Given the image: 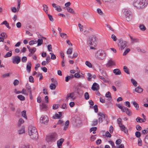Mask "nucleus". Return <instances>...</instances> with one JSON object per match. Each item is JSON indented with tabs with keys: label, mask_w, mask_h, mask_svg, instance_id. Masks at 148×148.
Masks as SVG:
<instances>
[{
	"label": "nucleus",
	"mask_w": 148,
	"mask_h": 148,
	"mask_svg": "<svg viewBox=\"0 0 148 148\" xmlns=\"http://www.w3.org/2000/svg\"><path fill=\"white\" fill-rule=\"evenodd\" d=\"M69 124V120L66 121L65 123V126L64 127L63 130H66L68 127Z\"/></svg>",
	"instance_id": "20"
},
{
	"label": "nucleus",
	"mask_w": 148,
	"mask_h": 148,
	"mask_svg": "<svg viewBox=\"0 0 148 148\" xmlns=\"http://www.w3.org/2000/svg\"><path fill=\"white\" fill-rule=\"evenodd\" d=\"M111 38L112 39H113V40L115 41H116L117 39L116 36L114 34H112V35Z\"/></svg>",
	"instance_id": "61"
},
{
	"label": "nucleus",
	"mask_w": 148,
	"mask_h": 148,
	"mask_svg": "<svg viewBox=\"0 0 148 148\" xmlns=\"http://www.w3.org/2000/svg\"><path fill=\"white\" fill-rule=\"evenodd\" d=\"M130 49L129 48L127 49L124 52L123 55V56H125L130 51Z\"/></svg>",
	"instance_id": "55"
},
{
	"label": "nucleus",
	"mask_w": 148,
	"mask_h": 148,
	"mask_svg": "<svg viewBox=\"0 0 148 148\" xmlns=\"http://www.w3.org/2000/svg\"><path fill=\"white\" fill-rule=\"evenodd\" d=\"M56 84L51 83L49 86L50 89L51 90H54L55 89L56 86Z\"/></svg>",
	"instance_id": "29"
},
{
	"label": "nucleus",
	"mask_w": 148,
	"mask_h": 148,
	"mask_svg": "<svg viewBox=\"0 0 148 148\" xmlns=\"http://www.w3.org/2000/svg\"><path fill=\"white\" fill-rule=\"evenodd\" d=\"M43 10L45 11V13L47 14L48 13V7L45 4H44L43 5Z\"/></svg>",
	"instance_id": "35"
},
{
	"label": "nucleus",
	"mask_w": 148,
	"mask_h": 148,
	"mask_svg": "<svg viewBox=\"0 0 148 148\" xmlns=\"http://www.w3.org/2000/svg\"><path fill=\"white\" fill-rule=\"evenodd\" d=\"M97 130V128L96 127H93L91 128L90 130V132H91L92 131H95Z\"/></svg>",
	"instance_id": "58"
},
{
	"label": "nucleus",
	"mask_w": 148,
	"mask_h": 148,
	"mask_svg": "<svg viewBox=\"0 0 148 148\" xmlns=\"http://www.w3.org/2000/svg\"><path fill=\"white\" fill-rule=\"evenodd\" d=\"M139 27L140 29L142 31H144L146 29V27H145L144 25L143 24L140 25Z\"/></svg>",
	"instance_id": "33"
},
{
	"label": "nucleus",
	"mask_w": 148,
	"mask_h": 148,
	"mask_svg": "<svg viewBox=\"0 0 148 148\" xmlns=\"http://www.w3.org/2000/svg\"><path fill=\"white\" fill-rule=\"evenodd\" d=\"M137 49L139 52H140L143 53H145V50L143 49H141L138 47L137 48Z\"/></svg>",
	"instance_id": "62"
},
{
	"label": "nucleus",
	"mask_w": 148,
	"mask_h": 148,
	"mask_svg": "<svg viewBox=\"0 0 148 148\" xmlns=\"http://www.w3.org/2000/svg\"><path fill=\"white\" fill-rule=\"evenodd\" d=\"M118 45L121 50L124 49L126 46L127 42V41L123 40L122 38L119 39Z\"/></svg>",
	"instance_id": "6"
},
{
	"label": "nucleus",
	"mask_w": 148,
	"mask_h": 148,
	"mask_svg": "<svg viewBox=\"0 0 148 148\" xmlns=\"http://www.w3.org/2000/svg\"><path fill=\"white\" fill-rule=\"evenodd\" d=\"M37 43V40H33L31 41H30L29 42V44L30 45H33L36 43Z\"/></svg>",
	"instance_id": "39"
},
{
	"label": "nucleus",
	"mask_w": 148,
	"mask_h": 148,
	"mask_svg": "<svg viewBox=\"0 0 148 148\" xmlns=\"http://www.w3.org/2000/svg\"><path fill=\"white\" fill-rule=\"evenodd\" d=\"M98 120L97 119H95L93 120V121L92 122V123L91 124L92 126H96L97 125L98 123Z\"/></svg>",
	"instance_id": "34"
},
{
	"label": "nucleus",
	"mask_w": 148,
	"mask_h": 148,
	"mask_svg": "<svg viewBox=\"0 0 148 148\" xmlns=\"http://www.w3.org/2000/svg\"><path fill=\"white\" fill-rule=\"evenodd\" d=\"M25 87L27 91L29 92H32L31 87L29 84L27 83L26 84Z\"/></svg>",
	"instance_id": "25"
},
{
	"label": "nucleus",
	"mask_w": 148,
	"mask_h": 148,
	"mask_svg": "<svg viewBox=\"0 0 148 148\" xmlns=\"http://www.w3.org/2000/svg\"><path fill=\"white\" fill-rule=\"evenodd\" d=\"M97 13L100 15H103V13L100 8H97Z\"/></svg>",
	"instance_id": "52"
},
{
	"label": "nucleus",
	"mask_w": 148,
	"mask_h": 148,
	"mask_svg": "<svg viewBox=\"0 0 148 148\" xmlns=\"http://www.w3.org/2000/svg\"><path fill=\"white\" fill-rule=\"evenodd\" d=\"M24 122V120L22 118L20 119L18 121V126L19 127L21 126V125Z\"/></svg>",
	"instance_id": "27"
},
{
	"label": "nucleus",
	"mask_w": 148,
	"mask_h": 148,
	"mask_svg": "<svg viewBox=\"0 0 148 148\" xmlns=\"http://www.w3.org/2000/svg\"><path fill=\"white\" fill-rule=\"evenodd\" d=\"M136 120L137 122L142 123L145 122L146 120V119L145 118L143 119L140 117H138L136 119Z\"/></svg>",
	"instance_id": "18"
},
{
	"label": "nucleus",
	"mask_w": 148,
	"mask_h": 148,
	"mask_svg": "<svg viewBox=\"0 0 148 148\" xmlns=\"http://www.w3.org/2000/svg\"><path fill=\"white\" fill-rule=\"evenodd\" d=\"M90 108H93L95 112L97 113L98 112V106L97 105H95L93 107L90 106Z\"/></svg>",
	"instance_id": "36"
},
{
	"label": "nucleus",
	"mask_w": 148,
	"mask_h": 148,
	"mask_svg": "<svg viewBox=\"0 0 148 148\" xmlns=\"http://www.w3.org/2000/svg\"><path fill=\"white\" fill-rule=\"evenodd\" d=\"M85 64L89 68L92 67V65L90 62L87 61L85 62Z\"/></svg>",
	"instance_id": "42"
},
{
	"label": "nucleus",
	"mask_w": 148,
	"mask_h": 148,
	"mask_svg": "<svg viewBox=\"0 0 148 148\" xmlns=\"http://www.w3.org/2000/svg\"><path fill=\"white\" fill-rule=\"evenodd\" d=\"M21 60L22 62H25L27 60V58L25 56H23L22 57Z\"/></svg>",
	"instance_id": "59"
},
{
	"label": "nucleus",
	"mask_w": 148,
	"mask_h": 148,
	"mask_svg": "<svg viewBox=\"0 0 148 148\" xmlns=\"http://www.w3.org/2000/svg\"><path fill=\"white\" fill-rule=\"evenodd\" d=\"M36 49L35 47H33L32 49H29V51L31 53L33 54L36 51Z\"/></svg>",
	"instance_id": "44"
},
{
	"label": "nucleus",
	"mask_w": 148,
	"mask_h": 148,
	"mask_svg": "<svg viewBox=\"0 0 148 148\" xmlns=\"http://www.w3.org/2000/svg\"><path fill=\"white\" fill-rule=\"evenodd\" d=\"M75 92H73L67 95L66 97V100L67 101H68L70 97L73 99L72 100H74L75 99V97H74L75 95Z\"/></svg>",
	"instance_id": "11"
},
{
	"label": "nucleus",
	"mask_w": 148,
	"mask_h": 148,
	"mask_svg": "<svg viewBox=\"0 0 148 148\" xmlns=\"http://www.w3.org/2000/svg\"><path fill=\"white\" fill-rule=\"evenodd\" d=\"M12 53L11 51H10L6 54L4 56V57L5 58H7L8 57H10L12 56Z\"/></svg>",
	"instance_id": "31"
},
{
	"label": "nucleus",
	"mask_w": 148,
	"mask_h": 148,
	"mask_svg": "<svg viewBox=\"0 0 148 148\" xmlns=\"http://www.w3.org/2000/svg\"><path fill=\"white\" fill-rule=\"evenodd\" d=\"M106 96L107 98H109L110 99L112 98L111 94L109 91L106 94Z\"/></svg>",
	"instance_id": "53"
},
{
	"label": "nucleus",
	"mask_w": 148,
	"mask_h": 148,
	"mask_svg": "<svg viewBox=\"0 0 148 148\" xmlns=\"http://www.w3.org/2000/svg\"><path fill=\"white\" fill-rule=\"evenodd\" d=\"M119 126L120 127L122 131H124L123 130L126 128L125 126L123 125L122 123H121V124H119Z\"/></svg>",
	"instance_id": "51"
},
{
	"label": "nucleus",
	"mask_w": 148,
	"mask_h": 148,
	"mask_svg": "<svg viewBox=\"0 0 148 148\" xmlns=\"http://www.w3.org/2000/svg\"><path fill=\"white\" fill-rule=\"evenodd\" d=\"M99 88V85L96 83L94 82L93 84L91 89L93 90H97Z\"/></svg>",
	"instance_id": "13"
},
{
	"label": "nucleus",
	"mask_w": 148,
	"mask_h": 148,
	"mask_svg": "<svg viewBox=\"0 0 148 148\" xmlns=\"http://www.w3.org/2000/svg\"><path fill=\"white\" fill-rule=\"evenodd\" d=\"M131 82L134 86H137V82L133 79H131Z\"/></svg>",
	"instance_id": "40"
},
{
	"label": "nucleus",
	"mask_w": 148,
	"mask_h": 148,
	"mask_svg": "<svg viewBox=\"0 0 148 148\" xmlns=\"http://www.w3.org/2000/svg\"><path fill=\"white\" fill-rule=\"evenodd\" d=\"M40 109L43 110H47V105L44 103H42L41 105H40Z\"/></svg>",
	"instance_id": "17"
},
{
	"label": "nucleus",
	"mask_w": 148,
	"mask_h": 148,
	"mask_svg": "<svg viewBox=\"0 0 148 148\" xmlns=\"http://www.w3.org/2000/svg\"><path fill=\"white\" fill-rule=\"evenodd\" d=\"M95 56L98 59L102 60L105 57L106 54L104 50H99L95 54Z\"/></svg>",
	"instance_id": "5"
},
{
	"label": "nucleus",
	"mask_w": 148,
	"mask_h": 148,
	"mask_svg": "<svg viewBox=\"0 0 148 148\" xmlns=\"http://www.w3.org/2000/svg\"><path fill=\"white\" fill-rule=\"evenodd\" d=\"M68 9L67 10L68 12H70V13L73 14H75L73 9L69 7H68Z\"/></svg>",
	"instance_id": "41"
},
{
	"label": "nucleus",
	"mask_w": 148,
	"mask_h": 148,
	"mask_svg": "<svg viewBox=\"0 0 148 148\" xmlns=\"http://www.w3.org/2000/svg\"><path fill=\"white\" fill-rule=\"evenodd\" d=\"M17 98L21 101H24L25 99V97L21 95H18L17 96Z\"/></svg>",
	"instance_id": "32"
},
{
	"label": "nucleus",
	"mask_w": 148,
	"mask_h": 148,
	"mask_svg": "<svg viewBox=\"0 0 148 148\" xmlns=\"http://www.w3.org/2000/svg\"><path fill=\"white\" fill-rule=\"evenodd\" d=\"M21 112V110L20 109H18L16 111V116L17 117H19L20 116V115Z\"/></svg>",
	"instance_id": "45"
},
{
	"label": "nucleus",
	"mask_w": 148,
	"mask_h": 148,
	"mask_svg": "<svg viewBox=\"0 0 148 148\" xmlns=\"http://www.w3.org/2000/svg\"><path fill=\"white\" fill-rule=\"evenodd\" d=\"M26 112L25 110H24L21 112L22 116L26 119H27V117L26 116Z\"/></svg>",
	"instance_id": "23"
},
{
	"label": "nucleus",
	"mask_w": 148,
	"mask_h": 148,
	"mask_svg": "<svg viewBox=\"0 0 148 148\" xmlns=\"http://www.w3.org/2000/svg\"><path fill=\"white\" fill-rule=\"evenodd\" d=\"M21 59L18 56L14 57L12 58V62L14 64H18L21 62Z\"/></svg>",
	"instance_id": "9"
},
{
	"label": "nucleus",
	"mask_w": 148,
	"mask_h": 148,
	"mask_svg": "<svg viewBox=\"0 0 148 148\" xmlns=\"http://www.w3.org/2000/svg\"><path fill=\"white\" fill-rule=\"evenodd\" d=\"M75 91L76 92L77 95L79 96H82L84 93L82 90L77 87L75 88Z\"/></svg>",
	"instance_id": "12"
},
{
	"label": "nucleus",
	"mask_w": 148,
	"mask_h": 148,
	"mask_svg": "<svg viewBox=\"0 0 148 148\" xmlns=\"http://www.w3.org/2000/svg\"><path fill=\"white\" fill-rule=\"evenodd\" d=\"M135 91L138 93H141L143 91V89L141 87H138L135 88Z\"/></svg>",
	"instance_id": "22"
},
{
	"label": "nucleus",
	"mask_w": 148,
	"mask_h": 148,
	"mask_svg": "<svg viewBox=\"0 0 148 148\" xmlns=\"http://www.w3.org/2000/svg\"><path fill=\"white\" fill-rule=\"evenodd\" d=\"M73 51V49L71 48H69L67 51V53L68 54H71Z\"/></svg>",
	"instance_id": "47"
},
{
	"label": "nucleus",
	"mask_w": 148,
	"mask_h": 148,
	"mask_svg": "<svg viewBox=\"0 0 148 148\" xmlns=\"http://www.w3.org/2000/svg\"><path fill=\"white\" fill-rule=\"evenodd\" d=\"M10 107L11 110L13 111H14L15 108L14 107H13V105L12 103H10Z\"/></svg>",
	"instance_id": "56"
},
{
	"label": "nucleus",
	"mask_w": 148,
	"mask_h": 148,
	"mask_svg": "<svg viewBox=\"0 0 148 148\" xmlns=\"http://www.w3.org/2000/svg\"><path fill=\"white\" fill-rule=\"evenodd\" d=\"M61 116L60 115L56 113L53 116V119H59Z\"/></svg>",
	"instance_id": "38"
},
{
	"label": "nucleus",
	"mask_w": 148,
	"mask_h": 148,
	"mask_svg": "<svg viewBox=\"0 0 148 148\" xmlns=\"http://www.w3.org/2000/svg\"><path fill=\"white\" fill-rule=\"evenodd\" d=\"M123 12L126 17V19L127 21H130L132 19V16L130 11L127 9H124L123 10Z\"/></svg>",
	"instance_id": "7"
},
{
	"label": "nucleus",
	"mask_w": 148,
	"mask_h": 148,
	"mask_svg": "<svg viewBox=\"0 0 148 148\" xmlns=\"http://www.w3.org/2000/svg\"><path fill=\"white\" fill-rule=\"evenodd\" d=\"M123 69L124 71L127 74H129V69L126 66H124L123 67Z\"/></svg>",
	"instance_id": "30"
},
{
	"label": "nucleus",
	"mask_w": 148,
	"mask_h": 148,
	"mask_svg": "<svg viewBox=\"0 0 148 148\" xmlns=\"http://www.w3.org/2000/svg\"><path fill=\"white\" fill-rule=\"evenodd\" d=\"M60 36L62 38H64V36H65V38H67L68 36L67 34L64 33H60Z\"/></svg>",
	"instance_id": "46"
},
{
	"label": "nucleus",
	"mask_w": 148,
	"mask_h": 148,
	"mask_svg": "<svg viewBox=\"0 0 148 148\" xmlns=\"http://www.w3.org/2000/svg\"><path fill=\"white\" fill-rule=\"evenodd\" d=\"M64 139L63 138H61L58 140L57 144L58 148H62V144L64 141Z\"/></svg>",
	"instance_id": "14"
},
{
	"label": "nucleus",
	"mask_w": 148,
	"mask_h": 148,
	"mask_svg": "<svg viewBox=\"0 0 148 148\" xmlns=\"http://www.w3.org/2000/svg\"><path fill=\"white\" fill-rule=\"evenodd\" d=\"M106 136L110 138L111 136V135L109 133V132L107 131L105 133Z\"/></svg>",
	"instance_id": "63"
},
{
	"label": "nucleus",
	"mask_w": 148,
	"mask_h": 148,
	"mask_svg": "<svg viewBox=\"0 0 148 148\" xmlns=\"http://www.w3.org/2000/svg\"><path fill=\"white\" fill-rule=\"evenodd\" d=\"M98 115L101 117L98 119V122L99 123L103 122V118L106 121L108 120L107 116L106 114H104L103 113L99 112L98 113Z\"/></svg>",
	"instance_id": "8"
},
{
	"label": "nucleus",
	"mask_w": 148,
	"mask_h": 148,
	"mask_svg": "<svg viewBox=\"0 0 148 148\" xmlns=\"http://www.w3.org/2000/svg\"><path fill=\"white\" fill-rule=\"evenodd\" d=\"M133 4L138 9H143L147 6V3L146 0H134Z\"/></svg>",
	"instance_id": "1"
},
{
	"label": "nucleus",
	"mask_w": 148,
	"mask_h": 148,
	"mask_svg": "<svg viewBox=\"0 0 148 148\" xmlns=\"http://www.w3.org/2000/svg\"><path fill=\"white\" fill-rule=\"evenodd\" d=\"M47 15L48 16V17L49 18V20L52 22H53V18L52 16L49 14L47 13Z\"/></svg>",
	"instance_id": "54"
},
{
	"label": "nucleus",
	"mask_w": 148,
	"mask_h": 148,
	"mask_svg": "<svg viewBox=\"0 0 148 148\" xmlns=\"http://www.w3.org/2000/svg\"><path fill=\"white\" fill-rule=\"evenodd\" d=\"M20 148H29V146L28 145H24L21 146Z\"/></svg>",
	"instance_id": "64"
},
{
	"label": "nucleus",
	"mask_w": 148,
	"mask_h": 148,
	"mask_svg": "<svg viewBox=\"0 0 148 148\" xmlns=\"http://www.w3.org/2000/svg\"><path fill=\"white\" fill-rule=\"evenodd\" d=\"M40 121L42 123H47L49 121V118L47 116L42 115L40 119Z\"/></svg>",
	"instance_id": "10"
},
{
	"label": "nucleus",
	"mask_w": 148,
	"mask_h": 148,
	"mask_svg": "<svg viewBox=\"0 0 148 148\" xmlns=\"http://www.w3.org/2000/svg\"><path fill=\"white\" fill-rule=\"evenodd\" d=\"M125 110L126 113L128 116H131L132 115V112L127 108H125Z\"/></svg>",
	"instance_id": "21"
},
{
	"label": "nucleus",
	"mask_w": 148,
	"mask_h": 148,
	"mask_svg": "<svg viewBox=\"0 0 148 148\" xmlns=\"http://www.w3.org/2000/svg\"><path fill=\"white\" fill-rule=\"evenodd\" d=\"M115 63L114 61L112 60V59L110 60L108 62L107 64V66L110 67V66H115Z\"/></svg>",
	"instance_id": "15"
},
{
	"label": "nucleus",
	"mask_w": 148,
	"mask_h": 148,
	"mask_svg": "<svg viewBox=\"0 0 148 148\" xmlns=\"http://www.w3.org/2000/svg\"><path fill=\"white\" fill-rule=\"evenodd\" d=\"M32 68V64L31 62H28L27 65L26 69L28 73H30Z\"/></svg>",
	"instance_id": "16"
},
{
	"label": "nucleus",
	"mask_w": 148,
	"mask_h": 148,
	"mask_svg": "<svg viewBox=\"0 0 148 148\" xmlns=\"http://www.w3.org/2000/svg\"><path fill=\"white\" fill-rule=\"evenodd\" d=\"M84 98L86 100H88L89 99L90 96L88 93V92H86L84 94Z\"/></svg>",
	"instance_id": "43"
},
{
	"label": "nucleus",
	"mask_w": 148,
	"mask_h": 148,
	"mask_svg": "<svg viewBox=\"0 0 148 148\" xmlns=\"http://www.w3.org/2000/svg\"><path fill=\"white\" fill-rule=\"evenodd\" d=\"M4 24L9 29H10V27L9 26V24L6 21H4L1 24V25Z\"/></svg>",
	"instance_id": "24"
},
{
	"label": "nucleus",
	"mask_w": 148,
	"mask_h": 148,
	"mask_svg": "<svg viewBox=\"0 0 148 148\" xmlns=\"http://www.w3.org/2000/svg\"><path fill=\"white\" fill-rule=\"evenodd\" d=\"M37 41L38 45L37 46L41 45L43 43V40L42 39H38Z\"/></svg>",
	"instance_id": "37"
},
{
	"label": "nucleus",
	"mask_w": 148,
	"mask_h": 148,
	"mask_svg": "<svg viewBox=\"0 0 148 148\" xmlns=\"http://www.w3.org/2000/svg\"><path fill=\"white\" fill-rule=\"evenodd\" d=\"M57 139V136L56 133H54L46 137V140L48 143L54 142Z\"/></svg>",
	"instance_id": "4"
},
{
	"label": "nucleus",
	"mask_w": 148,
	"mask_h": 148,
	"mask_svg": "<svg viewBox=\"0 0 148 148\" xmlns=\"http://www.w3.org/2000/svg\"><path fill=\"white\" fill-rule=\"evenodd\" d=\"M28 133L32 139H36L38 138L37 130L35 127L32 125L28 127Z\"/></svg>",
	"instance_id": "2"
},
{
	"label": "nucleus",
	"mask_w": 148,
	"mask_h": 148,
	"mask_svg": "<svg viewBox=\"0 0 148 148\" xmlns=\"http://www.w3.org/2000/svg\"><path fill=\"white\" fill-rule=\"evenodd\" d=\"M113 72L116 75H119L121 74V72L119 69H115L113 70Z\"/></svg>",
	"instance_id": "19"
},
{
	"label": "nucleus",
	"mask_w": 148,
	"mask_h": 148,
	"mask_svg": "<svg viewBox=\"0 0 148 148\" xmlns=\"http://www.w3.org/2000/svg\"><path fill=\"white\" fill-rule=\"evenodd\" d=\"M134 107L136 108V110H138L139 106L138 104L135 101H133L132 102Z\"/></svg>",
	"instance_id": "28"
},
{
	"label": "nucleus",
	"mask_w": 148,
	"mask_h": 148,
	"mask_svg": "<svg viewBox=\"0 0 148 148\" xmlns=\"http://www.w3.org/2000/svg\"><path fill=\"white\" fill-rule=\"evenodd\" d=\"M135 135L137 138H139L141 136V133L140 132L137 131L135 132Z\"/></svg>",
	"instance_id": "50"
},
{
	"label": "nucleus",
	"mask_w": 148,
	"mask_h": 148,
	"mask_svg": "<svg viewBox=\"0 0 148 148\" xmlns=\"http://www.w3.org/2000/svg\"><path fill=\"white\" fill-rule=\"evenodd\" d=\"M115 85L118 87H120L121 86V82L119 81H117L115 82Z\"/></svg>",
	"instance_id": "49"
},
{
	"label": "nucleus",
	"mask_w": 148,
	"mask_h": 148,
	"mask_svg": "<svg viewBox=\"0 0 148 148\" xmlns=\"http://www.w3.org/2000/svg\"><path fill=\"white\" fill-rule=\"evenodd\" d=\"M98 41L97 38L95 36L89 37L87 40V42L88 45L95 47Z\"/></svg>",
	"instance_id": "3"
},
{
	"label": "nucleus",
	"mask_w": 148,
	"mask_h": 148,
	"mask_svg": "<svg viewBox=\"0 0 148 148\" xmlns=\"http://www.w3.org/2000/svg\"><path fill=\"white\" fill-rule=\"evenodd\" d=\"M59 106V104H54L53 105L52 108L53 110L57 109Z\"/></svg>",
	"instance_id": "48"
},
{
	"label": "nucleus",
	"mask_w": 148,
	"mask_h": 148,
	"mask_svg": "<svg viewBox=\"0 0 148 148\" xmlns=\"http://www.w3.org/2000/svg\"><path fill=\"white\" fill-rule=\"evenodd\" d=\"M29 81L32 83L34 82V79L32 76H30L29 77Z\"/></svg>",
	"instance_id": "57"
},
{
	"label": "nucleus",
	"mask_w": 148,
	"mask_h": 148,
	"mask_svg": "<svg viewBox=\"0 0 148 148\" xmlns=\"http://www.w3.org/2000/svg\"><path fill=\"white\" fill-rule=\"evenodd\" d=\"M19 134H22L25 132V127L22 126L21 128L18 131Z\"/></svg>",
	"instance_id": "26"
},
{
	"label": "nucleus",
	"mask_w": 148,
	"mask_h": 148,
	"mask_svg": "<svg viewBox=\"0 0 148 148\" xmlns=\"http://www.w3.org/2000/svg\"><path fill=\"white\" fill-rule=\"evenodd\" d=\"M50 56L49 55H48L47 56L46 58V61L47 62V63H49L50 61Z\"/></svg>",
	"instance_id": "60"
}]
</instances>
